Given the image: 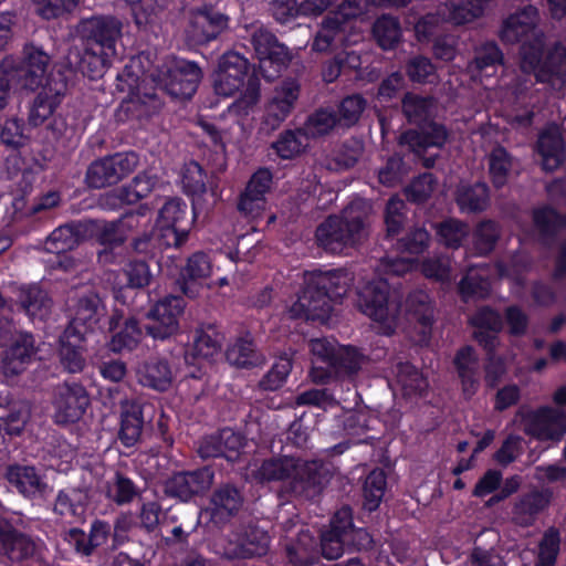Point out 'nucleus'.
Masks as SVG:
<instances>
[{
    "label": "nucleus",
    "mask_w": 566,
    "mask_h": 566,
    "mask_svg": "<svg viewBox=\"0 0 566 566\" xmlns=\"http://www.w3.org/2000/svg\"><path fill=\"white\" fill-rule=\"evenodd\" d=\"M415 266L413 260L407 258L381 260L376 271L358 283L357 305L380 333L390 335L406 322L419 331V342H427L433 317L429 295L421 291L412 293L401 308L387 282L388 277L402 275Z\"/></svg>",
    "instance_id": "f257e3e1"
},
{
    "label": "nucleus",
    "mask_w": 566,
    "mask_h": 566,
    "mask_svg": "<svg viewBox=\"0 0 566 566\" xmlns=\"http://www.w3.org/2000/svg\"><path fill=\"white\" fill-rule=\"evenodd\" d=\"M538 10L527 6L509 15L500 36L506 43L524 41L521 48V71L533 74L537 82L547 83L553 90L566 85V48L556 46L546 52L544 35L536 32Z\"/></svg>",
    "instance_id": "f03ea898"
},
{
    "label": "nucleus",
    "mask_w": 566,
    "mask_h": 566,
    "mask_svg": "<svg viewBox=\"0 0 566 566\" xmlns=\"http://www.w3.org/2000/svg\"><path fill=\"white\" fill-rule=\"evenodd\" d=\"M353 280L346 270L306 272L302 289L286 306L287 314L292 318L326 321L334 302L347 293Z\"/></svg>",
    "instance_id": "7ed1b4c3"
},
{
    "label": "nucleus",
    "mask_w": 566,
    "mask_h": 566,
    "mask_svg": "<svg viewBox=\"0 0 566 566\" xmlns=\"http://www.w3.org/2000/svg\"><path fill=\"white\" fill-rule=\"evenodd\" d=\"M213 90L217 95L229 97L243 88L239 99L228 108L229 115L237 117L238 124L243 127L244 117L256 109L260 99V84L253 74H250V64L245 57L235 53L223 54L212 76Z\"/></svg>",
    "instance_id": "20e7f679"
},
{
    "label": "nucleus",
    "mask_w": 566,
    "mask_h": 566,
    "mask_svg": "<svg viewBox=\"0 0 566 566\" xmlns=\"http://www.w3.org/2000/svg\"><path fill=\"white\" fill-rule=\"evenodd\" d=\"M251 474L261 482L282 481L290 492L307 497L317 494L324 482L317 462L289 457L266 460L260 467L251 469Z\"/></svg>",
    "instance_id": "39448f33"
},
{
    "label": "nucleus",
    "mask_w": 566,
    "mask_h": 566,
    "mask_svg": "<svg viewBox=\"0 0 566 566\" xmlns=\"http://www.w3.org/2000/svg\"><path fill=\"white\" fill-rule=\"evenodd\" d=\"M370 209L367 200L354 199L340 216L329 217L317 228V243L332 253H342L346 248L353 247L365 234Z\"/></svg>",
    "instance_id": "423d86ee"
},
{
    "label": "nucleus",
    "mask_w": 566,
    "mask_h": 566,
    "mask_svg": "<svg viewBox=\"0 0 566 566\" xmlns=\"http://www.w3.org/2000/svg\"><path fill=\"white\" fill-rule=\"evenodd\" d=\"M410 0H346L336 12L329 14L323 22L313 42V50L325 52L332 45L352 44L358 41L353 30L356 19L363 14V7L405 6Z\"/></svg>",
    "instance_id": "0eeeda50"
},
{
    "label": "nucleus",
    "mask_w": 566,
    "mask_h": 566,
    "mask_svg": "<svg viewBox=\"0 0 566 566\" xmlns=\"http://www.w3.org/2000/svg\"><path fill=\"white\" fill-rule=\"evenodd\" d=\"M187 205L181 199L172 198L165 202L158 213L156 232L151 237L137 239L134 243L138 252L148 253L153 248L179 245L187 237L179 223L185 219Z\"/></svg>",
    "instance_id": "6e6552de"
},
{
    "label": "nucleus",
    "mask_w": 566,
    "mask_h": 566,
    "mask_svg": "<svg viewBox=\"0 0 566 566\" xmlns=\"http://www.w3.org/2000/svg\"><path fill=\"white\" fill-rule=\"evenodd\" d=\"M197 64L176 57H168L157 66L149 77L151 81L176 98H189L193 95L201 80Z\"/></svg>",
    "instance_id": "1a4fd4ad"
},
{
    "label": "nucleus",
    "mask_w": 566,
    "mask_h": 566,
    "mask_svg": "<svg viewBox=\"0 0 566 566\" xmlns=\"http://www.w3.org/2000/svg\"><path fill=\"white\" fill-rule=\"evenodd\" d=\"M69 311L71 321L64 332L66 337H74L76 342L93 332L106 314L102 298L90 286L76 292L71 300Z\"/></svg>",
    "instance_id": "9d476101"
},
{
    "label": "nucleus",
    "mask_w": 566,
    "mask_h": 566,
    "mask_svg": "<svg viewBox=\"0 0 566 566\" xmlns=\"http://www.w3.org/2000/svg\"><path fill=\"white\" fill-rule=\"evenodd\" d=\"M528 263L521 256L516 255L512 260L510 269L503 268L502 264L496 265H479L469 270L467 276L460 282L459 291L464 300L471 297H484L490 290V279L493 275L499 277H507L513 281H520L521 274L526 270Z\"/></svg>",
    "instance_id": "9b49d317"
},
{
    "label": "nucleus",
    "mask_w": 566,
    "mask_h": 566,
    "mask_svg": "<svg viewBox=\"0 0 566 566\" xmlns=\"http://www.w3.org/2000/svg\"><path fill=\"white\" fill-rule=\"evenodd\" d=\"M139 65L140 57L133 59L123 73L118 75L119 90L128 91V97L123 102L122 108L136 116L146 115L150 108L157 107L155 94L148 92L145 87L148 76L143 74V78H140L137 74Z\"/></svg>",
    "instance_id": "f8f14e48"
},
{
    "label": "nucleus",
    "mask_w": 566,
    "mask_h": 566,
    "mask_svg": "<svg viewBox=\"0 0 566 566\" xmlns=\"http://www.w3.org/2000/svg\"><path fill=\"white\" fill-rule=\"evenodd\" d=\"M217 2L218 0H202V4L195 6L189 11L186 32L192 42L207 43L227 28V17L213 9Z\"/></svg>",
    "instance_id": "ddd939ff"
},
{
    "label": "nucleus",
    "mask_w": 566,
    "mask_h": 566,
    "mask_svg": "<svg viewBox=\"0 0 566 566\" xmlns=\"http://www.w3.org/2000/svg\"><path fill=\"white\" fill-rule=\"evenodd\" d=\"M138 165L135 153L116 154L91 164L86 182L92 188H103L118 182Z\"/></svg>",
    "instance_id": "4468645a"
},
{
    "label": "nucleus",
    "mask_w": 566,
    "mask_h": 566,
    "mask_svg": "<svg viewBox=\"0 0 566 566\" xmlns=\"http://www.w3.org/2000/svg\"><path fill=\"white\" fill-rule=\"evenodd\" d=\"M222 340V335L212 326L198 329L191 352L185 355V377L200 378L210 366V359L220 353Z\"/></svg>",
    "instance_id": "2eb2a0df"
},
{
    "label": "nucleus",
    "mask_w": 566,
    "mask_h": 566,
    "mask_svg": "<svg viewBox=\"0 0 566 566\" xmlns=\"http://www.w3.org/2000/svg\"><path fill=\"white\" fill-rule=\"evenodd\" d=\"M251 41L259 59L260 72L266 80H273L291 59L287 49L262 28L254 31Z\"/></svg>",
    "instance_id": "dca6fc26"
},
{
    "label": "nucleus",
    "mask_w": 566,
    "mask_h": 566,
    "mask_svg": "<svg viewBox=\"0 0 566 566\" xmlns=\"http://www.w3.org/2000/svg\"><path fill=\"white\" fill-rule=\"evenodd\" d=\"M76 33L81 39L92 41L98 50L106 51V55H116L122 22L113 17H92L78 22Z\"/></svg>",
    "instance_id": "f3484780"
},
{
    "label": "nucleus",
    "mask_w": 566,
    "mask_h": 566,
    "mask_svg": "<svg viewBox=\"0 0 566 566\" xmlns=\"http://www.w3.org/2000/svg\"><path fill=\"white\" fill-rule=\"evenodd\" d=\"M523 429L542 441H559L566 433V412L551 407H543L524 418Z\"/></svg>",
    "instance_id": "a211bd4d"
},
{
    "label": "nucleus",
    "mask_w": 566,
    "mask_h": 566,
    "mask_svg": "<svg viewBox=\"0 0 566 566\" xmlns=\"http://www.w3.org/2000/svg\"><path fill=\"white\" fill-rule=\"evenodd\" d=\"M184 308L185 302L178 296H167L157 302L147 314L151 321L146 327L148 334L154 338L165 339L177 333Z\"/></svg>",
    "instance_id": "6ab92c4d"
},
{
    "label": "nucleus",
    "mask_w": 566,
    "mask_h": 566,
    "mask_svg": "<svg viewBox=\"0 0 566 566\" xmlns=\"http://www.w3.org/2000/svg\"><path fill=\"white\" fill-rule=\"evenodd\" d=\"M90 399L85 388L78 384L59 386L54 397V418L57 423H73L82 418Z\"/></svg>",
    "instance_id": "aec40b11"
},
{
    "label": "nucleus",
    "mask_w": 566,
    "mask_h": 566,
    "mask_svg": "<svg viewBox=\"0 0 566 566\" xmlns=\"http://www.w3.org/2000/svg\"><path fill=\"white\" fill-rule=\"evenodd\" d=\"M38 352L35 340L29 333L17 335L4 350L1 361V371L9 380L24 373L34 360Z\"/></svg>",
    "instance_id": "412c9836"
},
{
    "label": "nucleus",
    "mask_w": 566,
    "mask_h": 566,
    "mask_svg": "<svg viewBox=\"0 0 566 566\" xmlns=\"http://www.w3.org/2000/svg\"><path fill=\"white\" fill-rule=\"evenodd\" d=\"M49 62L50 57L45 52L28 45L23 51V62L18 64L14 60L12 72L23 87L34 90L42 84Z\"/></svg>",
    "instance_id": "4be33fe9"
},
{
    "label": "nucleus",
    "mask_w": 566,
    "mask_h": 566,
    "mask_svg": "<svg viewBox=\"0 0 566 566\" xmlns=\"http://www.w3.org/2000/svg\"><path fill=\"white\" fill-rule=\"evenodd\" d=\"M213 480L212 472L205 468L195 472L175 474L167 483V492L182 501L207 491Z\"/></svg>",
    "instance_id": "5701e85b"
},
{
    "label": "nucleus",
    "mask_w": 566,
    "mask_h": 566,
    "mask_svg": "<svg viewBox=\"0 0 566 566\" xmlns=\"http://www.w3.org/2000/svg\"><path fill=\"white\" fill-rule=\"evenodd\" d=\"M350 527V510L340 509L331 522V528L322 534V554L327 559H336L344 553V545L348 544L346 530Z\"/></svg>",
    "instance_id": "b1692460"
},
{
    "label": "nucleus",
    "mask_w": 566,
    "mask_h": 566,
    "mask_svg": "<svg viewBox=\"0 0 566 566\" xmlns=\"http://www.w3.org/2000/svg\"><path fill=\"white\" fill-rule=\"evenodd\" d=\"M66 88V77L53 80V85L44 86L35 97L29 114V123L33 126L42 125L50 118L61 102V96Z\"/></svg>",
    "instance_id": "393cba45"
},
{
    "label": "nucleus",
    "mask_w": 566,
    "mask_h": 566,
    "mask_svg": "<svg viewBox=\"0 0 566 566\" xmlns=\"http://www.w3.org/2000/svg\"><path fill=\"white\" fill-rule=\"evenodd\" d=\"M272 175L268 169L258 170L250 179L241 196L239 210L247 216L255 217L265 208V193L271 187Z\"/></svg>",
    "instance_id": "a878e982"
},
{
    "label": "nucleus",
    "mask_w": 566,
    "mask_h": 566,
    "mask_svg": "<svg viewBox=\"0 0 566 566\" xmlns=\"http://www.w3.org/2000/svg\"><path fill=\"white\" fill-rule=\"evenodd\" d=\"M300 86L295 81L283 82L277 86L266 105V122L273 127L280 125L291 113L297 97Z\"/></svg>",
    "instance_id": "bb28decb"
},
{
    "label": "nucleus",
    "mask_w": 566,
    "mask_h": 566,
    "mask_svg": "<svg viewBox=\"0 0 566 566\" xmlns=\"http://www.w3.org/2000/svg\"><path fill=\"white\" fill-rule=\"evenodd\" d=\"M36 544L28 536L17 532L4 520H0V555L12 562L31 556Z\"/></svg>",
    "instance_id": "cd10ccee"
},
{
    "label": "nucleus",
    "mask_w": 566,
    "mask_h": 566,
    "mask_svg": "<svg viewBox=\"0 0 566 566\" xmlns=\"http://www.w3.org/2000/svg\"><path fill=\"white\" fill-rule=\"evenodd\" d=\"M470 10L469 0L467 2H459V1H450L449 3L444 4L443 8H440L439 10V18H436L434 15L428 14L423 17L420 21L417 22L415 25V32L418 41H428L429 36L434 32L437 29L439 21H447L451 22L453 24L460 25L464 23H469L470 21H459L457 17L461 15L465 17L467 12Z\"/></svg>",
    "instance_id": "c85d7f7f"
},
{
    "label": "nucleus",
    "mask_w": 566,
    "mask_h": 566,
    "mask_svg": "<svg viewBox=\"0 0 566 566\" xmlns=\"http://www.w3.org/2000/svg\"><path fill=\"white\" fill-rule=\"evenodd\" d=\"M338 347L336 342L326 338L311 340L314 360L310 377L314 382L324 384L332 378V361H335Z\"/></svg>",
    "instance_id": "c756f323"
},
{
    "label": "nucleus",
    "mask_w": 566,
    "mask_h": 566,
    "mask_svg": "<svg viewBox=\"0 0 566 566\" xmlns=\"http://www.w3.org/2000/svg\"><path fill=\"white\" fill-rule=\"evenodd\" d=\"M269 548L268 534L259 528H251L243 537L230 539L224 554L230 558L261 556Z\"/></svg>",
    "instance_id": "7c9ffc66"
},
{
    "label": "nucleus",
    "mask_w": 566,
    "mask_h": 566,
    "mask_svg": "<svg viewBox=\"0 0 566 566\" xmlns=\"http://www.w3.org/2000/svg\"><path fill=\"white\" fill-rule=\"evenodd\" d=\"M78 243L77 234L70 226H63L56 228L46 239L44 243V250L48 253L55 255V261H51L57 264L59 268L69 270L72 268V260L65 252L74 249Z\"/></svg>",
    "instance_id": "2f4dec72"
},
{
    "label": "nucleus",
    "mask_w": 566,
    "mask_h": 566,
    "mask_svg": "<svg viewBox=\"0 0 566 566\" xmlns=\"http://www.w3.org/2000/svg\"><path fill=\"white\" fill-rule=\"evenodd\" d=\"M537 149L542 156V165L545 170H554L562 164L564 144L559 128L556 125L548 126L539 135Z\"/></svg>",
    "instance_id": "473e14b6"
},
{
    "label": "nucleus",
    "mask_w": 566,
    "mask_h": 566,
    "mask_svg": "<svg viewBox=\"0 0 566 566\" xmlns=\"http://www.w3.org/2000/svg\"><path fill=\"white\" fill-rule=\"evenodd\" d=\"M447 139L446 129L438 124H428L421 132L409 130L401 135L400 143L408 145L418 156L430 147H441Z\"/></svg>",
    "instance_id": "72a5a7b5"
},
{
    "label": "nucleus",
    "mask_w": 566,
    "mask_h": 566,
    "mask_svg": "<svg viewBox=\"0 0 566 566\" xmlns=\"http://www.w3.org/2000/svg\"><path fill=\"white\" fill-rule=\"evenodd\" d=\"M137 376L142 385L164 391L171 386L176 373L172 371L167 361L154 359L140 366L137 369Z\"/></svg>",
    "instance_id": "f704fd0d"
},
{
    "label": "nucleus",
    "mask_w": 566,
    "mask_h": 566,
    "mask_svg": "<svg viewBox=\"0 0 566 566\" xmlns=\"http://www.w3.org/2000/svg\"><path fill=\"white\" fill-rule=\"evenodd\" d=\"M502 60V53L496 44L485 43L476 50L474 60L468 65V72L474 81L483 82L484 77L496 72Z\"/></svg>",
    "instance_id": "c9c22d12"
},
{
    "label": "nucleus",
    "mask_w": 566,
    "mask_h": 566,
    "mask_svg": "<svg viewBox=\"0 0 566 566\" xmlns=\"http://www.w3.org/2000/svg\"><path fill=\"white\" fill-rule=\"evenodd\" d=\"M10 484L15 486L25 496L43 494L48 485L33 467L15 465L7 473Z\"/></svg>",
    "instance_id": "e433bc0d"
},
{
    "label": "nucleus",
    "mask_w": 566,
    "mask_h": 566,
    "mask_svg": "<svg viewBox=\"0 0 566 566\" xmlns=\"http://www.w3.org/2000/svg\"><path fill=\"white\" fill-rule=\"evenodd\" d=\"M472 324L476 327L474 332L476 340L492 352L497 343L496 333L502 327L500 315L490 308H482L472 317Z\"/></svg>",
    "instance_id": "4c0bfd02"
},
{
    "label": "nucleus",
    "mask_w": 566,
    "mask_h": 566,
    "mask_svg": "<svg viewBox=\"0 0 566 566\" xmlns=\"http://www.w3.org/2000/svg\"><path fill=\"white\" fill-rule=\"evenodd\" d=\"M335 0H305L297 6L296 0H274L273 12L281 22L301 13L303 15H317L327 9Z\"/></svg>",
    "instance_id": "58836bf2"
},
{
    "label": "nucleus",
    "mask_w": 566,
    "mask_h": 566,
    "mask_svg": "<svg viewBox=\"0 0 566 566\" xmlns=\"http://www.w3.org/2000/svg\"><path fill=\"white\" fill-rule=\"evenodd\" d=\"M377 419L367 409L347 411L343 416L344 432L353 443L367 442V432L374 429Z\"/></svg>",
    "instance_id": "ea45409f"
},
{
    "label": "nucleus",
    "mask_w": 566,
    "mask_h": 566,
    "mask_svg": "<svg viewBox=\"0 0 566 566\" xmlns=\"http://www.w3.org/2000/svg\"><path fill=\"white\" fill-rule=\"evenodd\" d=\"M88 495L81 489H65L59 492L53 511L61 516L82 518L86 512Z\"/></svg>",
    "instance_id": "a19ab883"
},
{
    "label": "nucleus",
    "mask_w": 566,
    "mask_h": 566,
    "mask_svg": "<svg viewBox=\"0 0 566 566\" xmlns=\"http://www.w3.org/2000/svg\"><path fill=\"white\" fill-rule=\"evenodd\" d=\"M227 360L238 367H256L265 361V357L255 349L250 337H241L233 342L226 353Z\"/></svg>",
    "instance_id": "79ce46f5"
},
{
    "label": "nucleus",
    "mask_w": 566,
    "mask_h": 566,
    "mask_svg": "<svg viewBox=\"0 0 566 566\" xmlns=\"http://www.w3.org/2000/svg\"><path fill=\"white\" fill-rule=\"evenodd\" d=\"M142 408L133 401H125L122 411L119 439L126 447L134 446L142 434Z\"/></svg>",
    "instance_id": "37998d69"
},
{
    "label": "nucleus",
    "mask_w": 566,
    "mask_h": 566,
    "mask_svg": "<svg viewBox=\"0 0 566 566\" xmlns=\"http://www.w3.org/2000/svg\"><path fill=\"white\" fill-rule=\"evenodd\" d=\"M455 365L461 378L463 392L472 396L478 388V358L471 347H464L455 356Z\"/></svg>",
    "instance_id": "c03bdc74"
},
{
    "label": "nucleus",
    "mask_w": 566,
    "mask_h": 566,
    "mask_svg": "<svg viewBox=\"0 0 566 566\" xmlns=\"http://www.w3.org/2000/svg\"><path fill=\"white\" fill-rule=\"evenodd\" d=\"M19 300L25 313L32 319H43L50 312L51 300L38 285L21 287Z\"/></svg>",
    "instance_id": "a18cd8bd"
},
{
    "label": "nucleus",
    "mask_w": 566,
    "mask_h": 566,
    "mask_svg": "<svg viewBox=\"0 0 566 566\" xmlns=\"http://www.w3.org/2000/svg\"><path fill=\"white\" fill-rule=\"evenodd\" d=\"M184 190L192 197L195 213L200 208V196L206 193V175L199 164L187 163L181 170Z\"/></svg>",
    "instance_id": "49530a36"
},
{
    "label": "nucleus",
    "mask_w": 566,
    "mask_h": 566,
    "mask_svg": "<svg viewBox=\"0 0 566 566\" xmlns=\"http://www.w3.org/2000/svg\"><path fill=\"white\" fill-rule=\"evenodd\" d=\"M365 356L350 346H339L332 361V377H347L356 374L365 364Z\"/></svg>",
    "instance_id": "de8ad7c7"
},
{
    "label": "nucleus",
    "mask_w": 566,
    "mask_h": 566,
    "mask_svg": "<svg viewBox=\"0 0 566 566\" xmlns=\"http://www.w3.org/2000/svg\"><path fill=\"white\" fill-rule=\"evenodd\" d=\"M76 342L74 337H66V332L61 336L60 357L63 367L70 373H78L84 368L85 359L83 357L82 342Z\"/></svg>",
    "instance_id": "09e8293b"
},
{
    "label": "nucleus",
    "mask_w": 566,
    "mask_h": 566,
    "mask_svg": "<svg viewBox=\"0 0 566 566\" xmlns=\"http://www.w3.org/2000/svg\"><path fill=\"white\" fill-rule=\"evenodd\" d=\"M116 55H106V51H101L93 46L85 50L78 62V70L92 80L102 77L105 70L112 63Z\"/></svg>",
    "instance_id": "8fccbe9b"
},
{
    "label": "nucleus",
    "mask_w": 566,
    "mask_h": 566,
    "mask_svg": "<svg viewBox=\"0 0 566 566\" xmlns=\"http://www.w3.org/2000/svg\"><path fill=\"white\" fill-rule=\"evenodd\" d=\"M308 146V138L303 130H287L273 144L276 154L283 159L301 155Z\"/></svg>",
    "instance_id": "3c124183"
},
{
    "label": "nucleus",
    "mask_w": 566,
    "mask_h": 566,
    "mask_svg": "<svg viewBox=\"0 0 566 566\" xmlns=\"http://www.w3.org/2000/svg\"><path fill=\"white\" fill-rule=\"evenodd\" d=\"M397 386L403 396L412 397L421 395L428 387V382L416 367L402 364L398 367Z\"/></svg>",
    "instance_id": "603ef678"
},
{
    "label": "nucleus",
    "mask_w": 566,
    "mask_h": 566,
    "mask_svg": "<svg viewBox=\"0 0 566 566\" xmlns=\"http://www.w3.org/2000/svg\"><path fill=\"white\" fill-rule=\"evenodd\" d=\"M158 185L154 175L148 172L137 175L133 181L120 190L119 200L124 203L133 205L147 197Z\"/></svg>",
    "instance_id": "864d4df0"
},
{
    "label": "nucleus",
    "mask_w": 566,
    "mask_h": 566,
    "mask_svg": "<svg viewBox=\"0 0 566 566\" xmlns=\"http://www.w3.org/2000/svg\"><path fill=\"white\" fill-rule=\"evenodd\" d=\"M211 505L212 515L222 520L238 511L241 505V496L235 489L224 486L213 494Z\"/></svg>",
    "instance_id": "5fc2aeb1"
},
{
    "label": "nucleus",
    "mask_w": 566,
    "mask_h": 566,
    "mask_svg": "<svg viewBox=\"0 0 566 566\" xmlns=\"http://www.w3.org/2000/svg\"><path fill=\"white\" fill-rule=\"evenodd\" d=\"M142 338V329L137 326L134 318H128L120 326L109 342V349L115 353H120L125 349L132 350L137 346Z\"/></svg>",
    "instance_id": "6e6d98bb"
},
{
    "label": "nucleus",
    "mask_w": 566,
    "mask_h": 566,
    "mask_svg": "<svg viewBox=\"0 0 566 566\" xmlns=\"http://www.w3.org/2000/svg\"><path fill=\"white\" fill-rule=\"evenodd\" d=\"M488 188L484 184L473 187H461L457 193V202L462 211H479L488 206Z\"/></svg>",
    "instance_id": "4d7b16f0"
},
{
    "label": "nucleus",
    "mask_w": 566,
    "mask_h": 566,
    "mask_svg": "<svg viewBox=\"0 0 566 566\" xmlns=\"http://www.w3.org/2000/svg\"><path fill=\"white\" fill-rule=\"evenodd\" d=\"M373 33L378 44L385 49H392L401 36L399 22L389 15L379 18L373 28Z\"/></svg>",
    "instance_id": "13d9d810"
},
{
    "label": "nucleus",
    "mask_w": 566,
    "mask_h": 566,
    "mask_svg": "<svg viewBox=\"0 0 566 566\" xmlns=\"http://www.w3.org/2000/svg\"><path fill=\"white\" fill-rule=\"evenodd\" d=\"M386 476L381 470L371 471L364 484V506L368 511L376 510L385 494Z\"/></svg>",
    "instance_id": "bf43d9fd"
},
{
    "label": "nucleus",
    "mask_w": 566,
    "mask_h": 566,
    "mask_svg": "<svg viewBox=\"0 0 566 566\" xmlns=\"http://www.w3.org/2000/svg\"><path fill=\"white\" fill-rule=\"evenodd\" d=\"M316 542L308 531H302L295 544L287 546V556L293 564L306 565L315 558Z\"/></svg>",
    "instance_id": "052dcab7"
},
{
    "label": "nucleus",
    "mask_w": 566,
    "mask_h": 566,
    "mask_svg": "<svg viewBox=\"0 0 566 566\" xmlns=\"http://www.w3.org/2000/svg\"><path fill=\"white\" fill-rule=\"evenodd\" d=\"M138 216L139 213H128L117 222L104 224L99 237L102 243L113 245L123 242L126 230L137 224Z\"/></svg>",
    "instance_id": "680f3d73"
},
{
    "label": "nucleus",
    "mask_w": 566,
    "mask_h": 566,
    "mask_svg": "<svg viewBox=\"0 0 566 566\" xmlns=\"http://www.w3.org/2000/svg\"><path fill=\"white\" fill-rule=\"evenodd\" d=\"M31 416V407L27 401H19L13 405L10 413L7 417L0 418V428L9 434H20Z\"/></svg>",
    "instance_id": "e2e57ef3"
},
{
    "label": "nucleus",
    "mask_w": 566,
    "mask_h": 566,
    "mask_svg": "<svg viewBox=\"0 0 566 566\" xmlns=\"http://www.w3.org/2000/svg\"><path fill=\"white\" fill-rule=\"evenodd\" d=\"M213 262L209 255L197 252L187 261L182 275L192 281L208 279L213 273Z\"/></svg>",
    "instance_id": "0e129e2a"
},
{
    "label": "nucleus",
    "mask_w": 566,
    "mask_h": 566,
    "mask_svg": "<svg viewBox=\"0 0 566 566\" xmlns=\"http://www.w3.org/2000/svg\"><path fill=\"white\" fill-rule=\"evenodd\" d=\"M80 0H32L35 11L43 19H55L72 11Z\"/></svg>",
    "instance_id": "69168bd1"
},
{
    "label": "nucleus",
    "mask_w": 566,
    "mask_h": 566,
    "mask_svg": "<svg viewBox=\"0 0 566 566\" xmlns=\"http://www.w3.org/2000/svg\"><path fill=\"white\" fill-rule=\"evenodd\" d=\"M292 369V363L287 357H280L271 368V370L261 380L260 386L264 390H276L285 382L290 371Z\"/></svg>",
    "instance_id": "338daca9"
},
{
    "label": "nucleus",
    "mask_w": 566,
    "mask_h": 566,
    "mask_svg": "<svg viewBox=\"0 0 566 566\" xmlns=\"http://www.w3.org/2000/svg\"><path fill=\"white\" fill-rule=\"evenodd\" d=\"M511 159L504 148H495L490 156V175L493 184L501 187L506 182Z\"/></svg>",
    "instance_id": "774afa93"
}]
</instances>
